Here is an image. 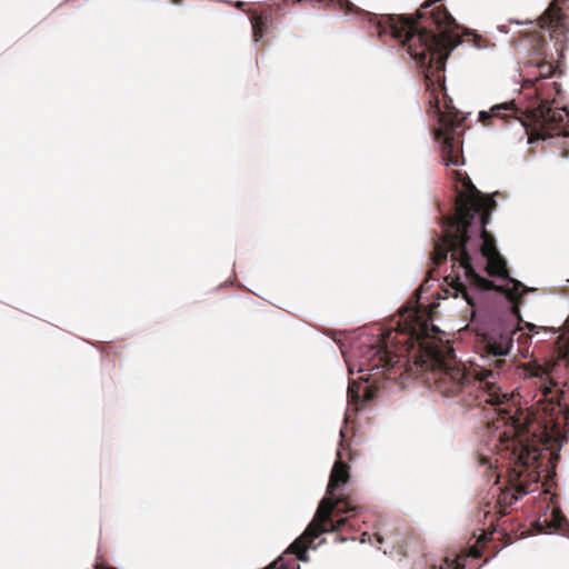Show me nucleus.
<instances>
[{"mask_svg":"<svg viewBox=\"0 0 569 569\" xmlns=\"http://www.w3.org/2000/svg\"><path fill=\"white\" fill-rule=\"evenodd\" d=\"M535 66L539 72L540 80H546V79L550 78L555 72V67L552 66L551 62L537 61L535 63Z\"/></svg>","mask_w":569,"mask_h":569,"instance_id":"11","label":"nucleus"},{"mask_svg":"<svg viewBox=\"0 0 569 569\" xmlns=\"http://www.w3.org/2000/svg\"><path fill=\"white\" fill-rule=\"evenodd\" d=\"M357 508L353 507V506H350L347 503V507L345 509H338L337 510V515H342V513H350L351 516L356 515L357 513Z\"/></svg>","mask_w":569,"mask_h":569,"instance_id":"15","label":"nucleus"},{"mask_svg":"<svg viewBox=\"0 0 569 569\" xmlns=\"http://www.w3.org/2000/svg\"><path fill=\"white\" fill-rule=\"evenodd\" d=\"M516 111L513 103L511 102H502L495 104L490 108V112L493 117H501L502 119H507L511 117V114Z\"/></svg>","mask_w":569,"mask_h":569,"instance_id":"10","label":"nucleus"},{"mask_svg":"<svg viewBox=\"0 0 569 569\" xmlns=\"http://www.w3.org/2000/svg\"><path fill=\"white\" fill-rule=\"evenodd\" d=\"M481 358L488 368L480 367L475 371V377L486 387L491 388L496 385L497 377L503 368H497L492 362V359L483 358V356Z\"/></svg>","mask_w":569,"mask_h":569,"instance_id":"7","label":"nucleus"},{"mask_svg":"<svg viewBox=\"0 0 569 569\" xmlns=\"http://www.w3.org/2000/svg\"><path fill=\"white\" fill-rule=\"evenodd\" d=\"M266 569H290V567L287 565L284 558L280 557Z\"/></svg>","mask_w":569,"mask_h":569,"instance_id":"14","label":"nucleus"},{"mask_svg":"<svg viewBox=\"0 0 569 569\" xmlns=\"http://www.w3.org/2000/svg\"><path fill=\"white\" fill-rule=\"evenodd\" d=\"M516 332V328L498 327L492 329L486 337L487 353L483 355V358L492 359L497 368H503L506 360L502 357L510 352Z\"/></svg>","mask_w":569,"mask_h":569,"instance_id":"5","label":"nucleus"},{"mask_svg":"<svg viewBox=\"0 0 569 569\" xmlns=\"http://www.w3.org/2000/svg\"><path fill=\"white\" fill-rule=\"evenodd\" d=\"M463 186L470 197L459 194L456 218L447 220L443 236L435 241L432 260L440 264L451 253L452 271L446 280L451 281L456 297L462 295L468 305L473 306L470 288L507 292L509 284L517 282L509 276L493 238L486 231L485 216L476 221L482 206L480 192L468 177Z\"/></svg>","mask_w":569,"mask_h":569,"instance_id":"1","label":"nucleus"},{"mask_svg":"<svg viewBox=\"0 0 569 569\" xmlns=\"http://www.w3.org/2000/svg\"><path fill=\"white\" fill-rule=\"evenodd\" d=\"M521 77L525 87L535 86L540 82L539 72L535 63H528L521 69Z\"/></svg>","mask_w":569,"mask_h":569,"instance_id":"9","label":"nucleus"},{"mask_svg":"<svg viewBox=\"0 0 569 569\" xmlns=\"http://www.w3.org/2000/svg\"><path fill=\"white\" fill-rule=\"evenodd\" d=\"M458 128L459 124L453 120L445 114H439L435 139L440 144L442 163L447 167L465 164L462 141L459 138Z\"/></svg>","mask_w":569,"mask_h":569,"instance_id":"4","label":"nucleus"},{"mask_svg":"<svg viewBox=\"0 0 569 569\" xmlns=\"http://www.w3.org/2000/svg\"><path fill=\"white\" fill-rule=\"evenodd\" d=\"M558 134H562V132H558ZM563 136H565L566 138H569V133H567V132H565V133H563Z\"/></svg>","mask_w":569,"mask_h":569,"instance_id":"20","label":"nucleus"},{"mask_svg":"<svg viewBox=\"0 0 569 569\" xmlns=\"http://www.w3.org/2000/svg\"><path fill=\"white\" fill-rule=\"evenodd\" d=\"M438 33L422 30L412 18L387 16L371 20L375 31L391 34L407 48L408 53L423 70L427 79L440 80L448 56L461 43L455 32L456 21L448 12H432Z\"/></svg>","mask_w":569,"mask_h":569,"instance_id":"2","label":"nucleus"},{"mask_svg":"<svg viewBox=\"0 0 569 569\" xmlns=\"http://www.w3.org/2000/svg\"><path fill=\"white\" fill-rule=\"evenodd\" d=\"M252 28V37L254 42H260L263 39V22L261 18L250 19Z\"/></svg>","mask_w":569,"mask_h":569,"instance_id":"12","label":"nucleus"},{"mask_svg":"<svg viewBox=\"0 0 569 569\" xmlns=\"http://www.w3.org/2000/svg\"><path fill=\"white\" fill-rule=\"evenodd\" d=\"M546 521L549 522V525L555 528H561L562 526L567 525V519L565 518V516L561 515L560 511L556 510L551 512L550 519H547Z\"/></svg>","mask_w":569,"mask_h":569,"instance_id":"13","label":"nucleus"},{"mask_svg":"<svg viewBox=\"0 0 569 569\" xmlns=\"http://www.w3.org/2000/svg\"><path fill=\"white\" fill-rule=\"evenodd\" d=\"M440 569H450L449 566H447V568H440Z\"/></svg>","mask_w":569,"mask_h":569,"instance_id":"23","label":"nucleus"},{"mask_svg":"<svg viewBox=\"0 0 569 569\" xmlns=\"http://www.w3.org/2000/svg\"><path fill=\"white\" fill-rule=\"evenodd\" d=\"M549 89H555L556 92H559L558 83L555 81L542 83L537 88V93L542 98L535 110V117L542 126L563 123L568 121L569 112L566 108H551L548 101L550 94H545L543 92Z\"/></svg>","mask_w":569,"mask_h":569,"instance_id":"6","label":"nucleus"},{"mask_svg":"<svg viewBox=\"0 0 569 569\" xmlns=\"http://www.w3.org/2000/svg\"><path fill=\"white\" fill-rule=\"evenodd\" d=\"M512 475L518 480L522 477V470H517L516 468L512 470Z\"/></svg>","mask_w":569,"mask_h":569,"instance_id":"18","label":"nucleus"},{"mask_svg":"<svg viewBox=\"0 0 569 569\" xmlns=\"http://www.w3.org/2000/svg\"><path fill=\"white\" fill-rule=\"evenodd\" d=\"M337 460L333 463L329 483L327 487V496L320 501L318 510L313 517V521L307 527L303 533L295 539L289 546L288 551L296 555L300 561H308V548L311 547L313 540L323 532L338 531L346 522L347 517H341L336 522L331 520L330 515L340 502L341 499L336 498L335 490L345 485L348 480V466L342 461L341 452L338 450Z\"/></svg>","mask_w":569,"mask_h":569,"instance_id":"3","label":"nucleus"},{"mask_svg":"<svg viewBox=\"0 0 569 569\" xmlns=\"http://www.w3.org/2000/svg\"><path fill=\"white\" fill-rule=\"evenodd\" d=\"M491 117H493V116H492V113L490 112V110H489V111H485V110H483V111H480V112H479V119H480L481 121H487V120H488L489 118H491Z\"/></svg>","mask_w":569,"mask_h":569,"instance_id":"16","label":"nucleus"},{"mask_svg":"<svg viewBox=\"0 0 569 569\" xmlns=\"http://www.w3.org/2000/svg\"><path fill=\"white\" fill-rule=\"evenodd\" d=\"M512 455L515 456L517 467L525 469L533 466L539 458L537 450L521 443L515 447Z\"/></svg>","mask_w":569,"mask_h":569,"instance_id":"8","label":"nucleus"},{"mask_svg":"<svg viewBox=\"0 0 569 569\" xmlns=\"http://www.w3.org/2000/svg\"><path fill=\"white\" fill-rule=\"evenodd\" d=\"M517 492L520 495V496H525L529 492H531L530 489L526 488L522 483H520L518 487H517Z\"/></svg>","mask_w":569,"mask_h":569,"instance_id":"17","label":"nucleus"},{"mask_svg":"<svg viewBox=\"0 0 569 569\" xmlns=\"http://www.w3.org/2000/svg\"><path fill=\"white\" fill-rule=\"evenodd\" d=\"M340 436H341V438L345 437V431L342 429L340 430Z\"/></svg>","mask_w":569,"mask_h":569,"instance_id":"22","label":"nucleus"},{"mask_svg":"<svg viewBox=\"0 0 569 569\" xmlns=\"http://www.w3.org/2000/svg\"><path fill=\"white\" fill-rule=\"evenodd\" d=\"M348 391H349V393H352V395H353L352 397H355V398H359V396H358V395H355L353 386H352V385H349V387H348Z\"/></svg>","mask_w":569,"mask_h":569,"instance_id":"19","label":"nucleus"},{"mask_svg":"<svg viewBox=\"0 0 569 569\" xmlns=\"http://www.w3.org/2000/svg\"><path fill=\"white\" fill-rule=\"evenodd\" d=\"M242 4H243V2L238 1L236 6H237V7H241Z\"/></svg>","mask_w":569,"mask_h":569,"instance_id":"21","label":"nucleus"}]
</instances>
